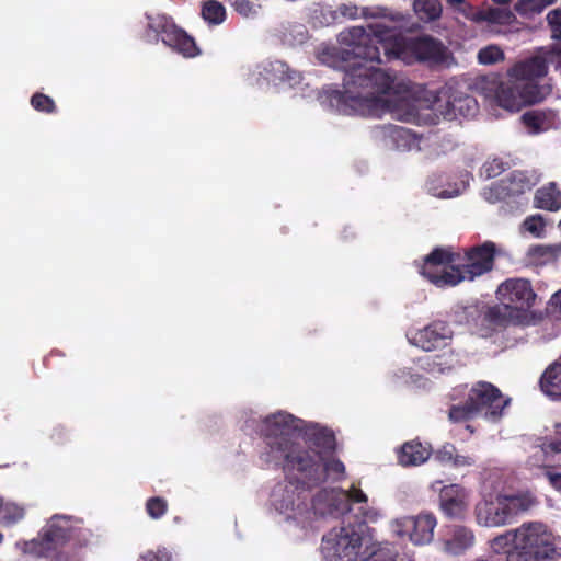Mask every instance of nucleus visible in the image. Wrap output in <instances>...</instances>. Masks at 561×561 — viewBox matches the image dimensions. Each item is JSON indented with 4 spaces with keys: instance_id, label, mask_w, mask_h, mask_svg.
<instances>
[{
    "instance_id": "nucleus-2",
    "label": "nucleus",
    "mask_w": 561,
    "mask_h": 561,
    "mask_svg": "<svg viewBox=\"0 0 561 561\" xmlns=\"http://www.w3.org/2000/svg\"><path fill=\"white\" fill-rule=\"evenodd\" d=\"M337 20L373 19L367 28L352 26L339 34L340 48L323 46L318 51L320 62L344 71L343 91L325 90L321 103L345 115L382 117L434 124L430 107H423L413 98L411 82L402 76L368 65L382 62L378 43L369 25L376 22L404 23L405 16L385 7H363L342 3L336 9Z\"/></svg>"
},
{
    "instance_id": "nucleus-3",
    "label": "nucleus",
    "mask_w": 561,
    "mask_h": 561,
    "mask_svg": "<svg viewBox=\"0 0 561 561\" xmlns=\"http://www.w3.org/2000/svg\"><path fill=\"white\" fill-rule=\"evenodd\" d=\"M549 66L561 73V43L542 48L534 57L516 64L508 70L506 82L490 76L481 78L476 85L485 99L506 111L517 112L542 99L536 79L545 77Z\"/></svg>"
},
{
    "instance_id": "nucleus-48",
    "label": "nucleus",
    "mask_w": 561,
    "mask_h": 561,
    "mask_svg": "<svg viewBox=\"0 0 561 561\" xmlns=\"http://www.w3.org/2000/svg\"><path fill=\"white\" fill-rule=\"evenodd\" d=\"M298 38L295 39L297 43H302L307 38V32L304 26L298 25L295 27Z\"/></svg>"
},
{
    "instance_id": "nucleus-35",
    "label": "nucleus",
    "mask_w": 561,
    "mask_h": 561,
    "mask_svg": "<svg viewBox=\"0 0 561 561\" xmlns=\"http://www.w3.org/2000/svg\"><path fill=\"white\" fill-rule=\"evenodd\" d=\"M504 53L496 45H489L478 53V60L482 65H492L503 60Z\"/></svg>"
},
{
    "instance_id": "nucleus-30",
    "label": "nucleus",
    "mask_w": 561,
    "mask_h": 561,
    "mask_svg": "<svg viewBox=\"0 0 561 561\" xmlns=\"http://www.w3.org/2000/svg\"><path fill=\"white\" fill-rule=\"evenodd\" d=\"M413 11L423 22H433L440 18L443 7L439 0H414Z\"/></svg>"
},
{
    "instance_id": "nucleus-36",
    "label": "nucleus",
    "mask_w": 561,
    "mask_h": 561,
    "mask_svg": "<svg viewBox=\"0 0 561 561\" xmlns=\"http://www.w3.org/2000/svg\"><path fill=\"white\" fill-rule=\"evenodd\" d=\"M545 227L546 224L540 215L527 217L522 225L523 230L535 238H541L543 236Z\"/></svg>"
},
{
    "instance_id": "nucleus-14",
    "label": "nucleus",
    "mask_w": 561,
    "mask_h": 561,
    "mask_svg": "<svg viewBox=\"0 0 561 561\" xmlns=\"http://www.w3.org/2000/svg\"><path fill=\"white\" fill-rule=\"evenodd\" d=\"M474 518L478 525L488 528L508 525L512 520L504 494L484 495L474 506Z\"/></svg>"
},
{
    "instance_id": "nucleus-18",
    "label": "nucleus",
    "mask_w": 561,
    "mask_h": 561,
    "mask_svg": "<svg viewBox=\"0 0 561 561\" xmlns=\"http://www.w3.org/2000/svg\"><path fill=\"white\" fill-rule=\"evenodd\" d=\"M474 545L473 531L465 526H454L442 540L443 551L451 556H460Z\"/></svg>"
},
{
    "instance_id": "nucleus-5",
    "label": "nucleus",
    "mask_w": 561,
    "mask_h": 561,
    "mask_svg": "<svg viewBox=\"0 0 561 561\" xmlns=\"http://www.w3.org/2000/svg\"><path fill=\"white\" fill-rule=\"evenodd\" d=\"M387 60L399 59L411 65L424 62L431 66L447 65L450 58L448 47L431 35L407 37L397 26L382 22L369 25Z\"/></svg>"
},
{
    "instance_id": "nucleus-25",
    "label": "nucleus",
    "mask_w": 561,
    "mask_h": 561,
    "mask_svg": "<svg viewBox=\"0 0 561 561\" xmlns=\"http://www.w3.org/2000/svg\"><path fill=\"white\" fill-rule=\"evenodd\" d=\"M540 387L548 397L561 399V357L545 370Z\"/></svg>"
},
{
    "instance_id": "nucleus-15",
    "label": "nucleus",
    "mask_w": 561,
    "mask_h": 561,
    "mask_svg": "<svg viewBox=\"0 0 561 561\" xmlns=\"http://www.w3.org/2000/svg\"><path fill=\"white\" fill-rule=\"evenodd\" d=\"M433 491L439 492V507L449 518L461 519L466 516L469 507L470 494L459 484L442 485L435 481L431 485Z\"/></svg>"
},
{
    "instance_id": "nucleus-28",
    "label": "nucleus",
    "mask_w": 561,
    "mask_h": 561,
    "mask_svg": "<svg viewBox=\"0 0 561 561\" xmlns=\"http://www.w3.org/2000/svg\"><path fill=\"white\" fill-rule=\"evenodd\" d=\"M535 204L538 208L558 210L561 208V192L554 183H549L536 192Z\"/></svg>"
},
{
    "instance_id": "nucleus-43",
    "label": "nucleus",
    "mask_w": 561,
    "mask_h": 561,
    "mask_svg": "<svg viewBox=\"0 0 561 561\" xmlns=\"http://www.w3.org/2000/svg\"><path fill=\"white\" fill-rule=\"evenodd\" d=\"M172 557L165 549H159L157 553L151 551L140 556L139 561H171Z\"/></svg>"
},
{
    "instance_id": "nucleus-1",
    "label": "nucleus",
    "mask_w": 561,
    "mask_h": 561,
    "mask_svg": "<svg viewBox=\"0 0 561 561\" xmlns=\"http://www.w3.org/2000/svg\"><path fill=\"white\" fill-rule=\"evenodd\" d=\"M302 420L278 411L265 416L260 425L265 449L261 460L282 466L286 481L272 491L271 505L284 520L306 528L318 517H340L351 512L352 504H367V494L356 484L347 490H312L325 480L345 478V466L331 456L335 447L333 434L318 424L308 426L305 436Z\"/></svg>"
},
{
    "instance_id": "nucleus-9",
    "label": "nucleus",
    "mask_w": 561,
    "mask_h": 561,
    "mask_svg": "<svg viewBox=\"0 0 561 561\" xmlns=\"http://www.w3.org/2000/svg\"><path fill=\"white\" fill-rule=\"evenodd\" d=\"M437 519L434 514L422 512L417 515H402L389 522V530L399 539H407L414 546L430 545L434 539Z\"/></svg>"
},
{
    "instance_id": "nucleus-11",
    "label": "nucleus",
    "mask_w": 561,
    "mask_h": 561,
    "mask_svg": "<svg viewBox=\"0 0 561 561\" xmlns=\"http://www.w3.org/2000/svg\"><path fill=\"white\" fill-rule=\"evenodd\" d=\"M301 75L290 69L280 60H266L259 64L249 75L248 81L252 85L265 88L268 85L279 88H294L301 82Z\"/></svg>"
},
{
    "instance_id": "nucleus-7",
    "label": "nucleus",
    "mask_w": 561,
    "mask_h": 561,
    "mask_svg": "<svg viewBox=\"0 0 561 561\" xmlns=\"http://www.w3.org/2000/svg\"><path fill=\"white\" fill-rule=\"evenodd\" d=\"M508 403L510 399L504 398L497 388L480 381L471 387L463 403L450 408L449 419L461 422L483 415L489 421H496Z\"/></svg>"
},
{
    "instance_id": "nucleus-8",
    "label": "nucleus",
    "mask_w": 561,
    "mask_h": 561,
    "mask_svg": "<svg viewBox=\"0 0 561 561\" xmlns=\"http://www.w3.org/2000/svg\"><path fill=\"white\" fill-rule=\"evenodd\" d=\"M461 253L450 248H436L420 266V273L437 287L456 286L461 283L458 268L461 265Z\"/></svg>"
},
{
    "instance_id": "nucleus-16",
    "label": "nucleus",
    "mask_w": 561,
    "mask_h": 561,
    "mask_svg": "<svg viewBox=\"0 0 561 561\" xmlns=\"http://www.w3.org/2000/svg\"><path fill=\"white\" fill-rule=\"evenodd\" d=\"M461 265L458 268L461 282L473 280L489 272L493 266L494 244L486 242L461 254Z\"/></svg>"
},
{
    "instance_id": "nucleus-21",
    "label": "nucleus",
    "mask_w": 561,
    "mask_h": 561,
    "mask_svg": "<svg viewBox=\"0 0 561 561\" xmlns=\"http://www.w3.org/2000/svg\"><path fill=\"white\" fill-rule=\"evenodd\" d=\"M502 191L496 193V195L493 196V188H490L489 191H484V197L489 202H495L496 199L501 198L504 195H517L522 194L527 190H530L531 182L530 180L519 171H515L510 174V176L506 180H502Z\"/></svg>"
},
{
    "instance_id": "nucleus-26",
    "label": "nucleus",
    "mask_w": 561,
    "mask_h": 561,
    "mask_svg": "<svg viewBox=\"0 0 561 561\" xmlns=\"http://www.w3.org/2000/svg\"><path fill=\"white\" fill-rule=\"evenodd\" d=\"M467 187L465 182H461L459 185L451 186L448 184V188L446 187V178L442 174H433L426 181V190L427 192L439 198H451L461 194Z\"/></svg>"
},
{
    "instance_id": "nucleus-37",
    "label": "nucleus",
    "mask_w": 561,
    "mask_h": 561,
    "mask_svg": "<svg viewBox=\"0 0 561 561\" xmlns=\"http://www.w3.org/2000/svg\"><path fill=\"white\" fill-rule=\"evenodd\" d=\"M527 255L533 263L542 264L554 256V251L551 247L536 245L529 248Z\"/></svg>"
},
{
    "instance_id": "nucleus-19",
    "label": "nucleus",
    "mask_w": 561,
    "mask_h": 561,
    "mask_svg": "<svg viewBox=\"0 0 561 561\" xmlns=\"http://www.w3.org/2000/svg\"><path fill=\"white\" fill-rule=\"evenodd\" d=\"M468 9L470 12H467L466 9H459V13L476 23L488 22L497 25H510L516 20L514 13L505 8L488 7L476 10L468 5Z\"/></svg>"
},
{
    "instance_id": "nucleus-27",
    "label": "nucleus",
    "mask_w": 561,
    "mask_h": 561,
    "mask_svg": "<svg viewBox=\"0 0 561 561\" xmlns=\"http://www.w3.org/2000/svg\"><path fill=\"white\" fill-rule=\"evenodd\" d=\"M504 501L511 520L517 515L528 512L537 505V499L531 492H520L516 494H504Z\"/></svg>"
},
{
    "instance_id": "nucleus-46",
    "label": "nucleus",
    "mask_w": 561,
    "mask_h": 561,
    "mask_svg": "<svg viewBox=\"0 0 561 561\" xmlns=\"http://www.w3.org/2000/svg\"><path fill=\"white\" fill-rule=\"evenodd\" d=\"M449 5L455 8L456 11L459 12V9H466L467 12H470L468 9L469 3L466 2V0H446Z\"/></svg>"
},
{
    "instance_id": "nucleus-38",
    "label": "nucleus",
    "mask_w": 561,
    "mask_h": 561,
    "mask_svg": "<svg viewBox=\"0 0 561 561\" xmlns=\"http://www.w3.org/2000/svg\"><path fill=\"white\" fill-rule=\"evenodd\" d=\"M504 171V163L500 159H491L483 163L480 175L484 179H492L500 175Z\"/></svg>"
},
{
    "instance_id": "nucleus-34",
    "label": "nucleus",
    "mask_w": 561,
    "mask_h": 561,
    "mask_svg": "<svg viewBox=\"0 0 561 561\" xmlns=\"http://www.w3.org/2000/svg\"><path fill=\"white\" fill-rule=\"evenodd\" d=\"M229 4L238 14L245 19H253L259 14L260 5L254 4L250 0H229Z\"/></svg>"
},
{
    "instance_id": "nucleus-17",
    "label": "nucleus",
    "mask_w": 561,
    "mask_h": 561,
    "mask_svg": "<svg viewBox=\"0 0 561 561\" xmlns=\"http://www.w3.org/2000/svg\"><path fill=\"white\" fill-rule=\"evenodd\" d=\"M453 336L450 328L442 321H435L423 329L410 330L407 337L412 345L426 352L440 347Z\"/></svg>"
},
{
    "instance_id": "nucleus-51",
    "label": "nucleus",
    "mask_w": 561,
    "mask_h": 561,
    "mask_svg": "<svg viewBox=\"0 0 561 561\" xmlns=\"http://www.w3.org/2000/svg\"><path fill=\"white\" fill-rule=\"evenodd\" d=\"M428 369H430V371H432V373H435V371L442 373V371H443V369H442V368H437V369H436L435 367H431V368H428Z\"/></svg>"
},
{
    "instance_id": "nucleus-13",
    "label": "nucleus",
    "mask_w": 561,
    "mask_h": 561,
    "mask_svg": "<svg viewBox=\"0 0 561 561\" xmlns=\"http://www.w3.org/2000/svg\"><path fill=\"white\" fill-rule=\"evenodd\" d=\"M376 141L399 151H420L425 139L412 130L394 125H379L373 131Z\"/></svg>"
},
{
    "instance_id": "nucleus-50",
    "label": "nucleus",
    "mask_w": 561,
    "mask_h": 561,
    "mask_svg": "<svg viewBox=\"0 0 561 561\" xmlns=\"http://www.w3.org/2000/svg\"><path fill=\"white\" fill-rule=\"evenodd\" d=\"M494 3L496 4H507L510 3L512 0H492Z\"/></svg>"
},
{
    "instance_id": "nucleus-4",
    "label": "nucleus",
    "mask_w": 561,
    "mask_h": 561,
    "mask_svg": "<svg viewBox=\"0 0 561 561\" xmlns=\"http://www.w3.org/2000/svg\"><path fill=\"white\" fill-rule=\"evenodd\" d=\"M560 537L545 523L525 522L491 540L490 547L505 552L506 561H551L561 556Z\"/></svg>"
},
{
    "instance_id": "nucleus-41",
    "label": "nucleus",
    "mask_w": 561,
    "mask_h": 561,
    "mask_svg": "<svg viewBox=\"0 0 561 561\" xmlns=\"http://www.w3.org/2000/svg\"><path fill=\"white\" fill-rule=\"evenodd\" d=\"M167 510V503L160 497H152L147 502V512L152 518L161 517Z\"/></svg>"
},
{
    "instance_id": "nucleus-40",
    "label": "nucleus",
    "mask_w": 561,
    "mask_h": 561,
    "mask_svg": "<svg viewBox=\"0 0 561 561\" xmlns=\"http://www.w3.org/2000/svg\"><path fill=\"white\" fill-rule=\"evenodd\" d=\"M358 514H359V518L362 519L363 523H377L379 522L382 517H383V514L381 512V510H379L378 507H375V506H360L358 508Z\"/></svg>"
},
{
    "instance_id": "nucleus-10",
    "label": "nucleus",
    "mask_w": 561,
    "mask_h": 561,
    "mask_svg": "<svg viewBox=\"0 0 561 561\" xmlns=\"http://www.w3.org/2000/svg\"><path fill=\"white\" fill-rule=\"evenodd\" d=\"M148 27L160 36L162 43L173 51L185 58H193L199 55V49L194 38L178 27L169 16L157 14L156 16H148Z\"/></svg>"
},
{
    "instance_id": "nucleus-47",
    "label": "nucleus",
    "mask_w": 561,
    "mask_h": 561,
    "mask_svg": "<svg viewBox=\"0 0 561 561\" xmlns=\"http://www.w3.org/2000/svg\"><path fill=\"white\" fill-rule=\"evenodd\" d=\"M548 447L556 453H561V425H559L558 437Z\"/></svg>"
},
{
    "instance_id": "nucleus-45",
    "label": "nucleus",
    "mask_w": 561,
    "mask_h": 561,
    "mask_svg": "<svg viewBox=\"0 0 561 561\" xmlns=\"http://www.w3.org/2000/svg\"><path fill=\"white\" fill-rule=\"evenodd\" d=\"M550 309L552 313L561 318V289L551 297Z\"/></svg>"
},
{
    "instance_id": "nucleus-49",
    "label": "nucleus",
    "mask_w": 561,
    "mask_h": 561,
    "mask_svg": "<svg viewBox=\"0 0 561 561\" xmlns=\"http://www.w3.org/2000/svg\"><path fill=\"white\" fill-rule=\"evenodd\" d=\"M399 380H394V383L409 382L412 376L407 370H400Z\"/></svg>"
},
{
    "instance_id": "nucleus-24",
    "label": "nucleus",
    "mask_w": 561,
    "mask_h": 561,
    "mask_svg": "<svg viewBox=\"0 0 561 561\" xmlns=\"http://www.w3.org/2000/svg\"><path fill=\"white\" fill-rule=\"evenodd\" d=\"M478 111L477 101L467 94L456 95L448 101V107L443 113L447 119L473 116Z\"/></svg>"
},
{
    "instance_id": "nucleus-52",
    "label": "nucleus",
    "mask_w": 561,
    "mask_h": 561,
    "mask_svg": "<svg viewBox=\"0 0 561 561\" xmlns=\"http://www.w3.org/2000/svg\"><path fill=\"white\" fill-rule=\"evenodd\" d=\"M3 536L0 534V543L2 542Z\"/></svg>"
},
{
    "instance_id": "nucleus-20",
    "label": "nucleus",
    "mask_w": 561,
    "mask_h": 561,
    "mask_svg": "<svg viewBox=\"0 0 561 561\" xmlns=\"http://www.w3.org/2000/svg\"><path fill=\"white\" fill-rule=\"evenodd\" d=\"M520 121L529 134H539L560 124L558 114L554 111H528L520 116Z\"/></svg>"
},
{
    "instance_id": "nucleus-22",
    "label": "nucleus",
    "mask_w": 561,
    "mask_h": 561,
    "mask_svg": "<svg viewBox=\"0 0 561 561\" xmlns=\"http://www.w3.org/2000/svg\"><path fill=\"white\" fill-rule=\"evenodd\" d=\"M434 459L455 469L471 467L476 462L473 457L458 453L457 448L448 443L434 451Z\"/></svg>"
},
{
    "instance_id": "nucleus-6",
    "label": "nucleus",
    "mask_w": 561,
    "mask_h": 561,
    "mask_svg": "<svg viewBox=\"0 0 561 561\" xmlns=\"http://www.w3.org/2000/svg\"><path fill=\"white\" fill-rule=\"evenodd\" d=\"M90 537L91 533L83 527L81 519L56 514L46 522L37 537L31 540H19L15 542V548L23 554L49 558L68 542L82 546L88 543Z\"/></svg>"
},
{
    "instance_id": "nucleus-32",
    "label": "nucleus",
    "mask_w": 561,
    "mask_h": 561,
    "mask_svg": "<svg viewBox=\"0 0 561 561\" xmlns=\"http://www.w3.org/2000/svg\"><path fill=\"white\" fill-rule=\"evenodd\" d=\"M202 16L208 24L218 25L226 19V9L220 2L208 0L203 4Z\"/></svg>"
},
{
    "instance_id": "nucleus-44",
    "label": "nucleus",
    "mask_w": 561,
    "mask_h": 561,
    "mask_svg": "<svg viewBox=\"0 0 561 561\" xmlns=\"http://www.w3.org/2000/svg\"><path fill=\"white\" fill-rule=\"evenodd\" d=\"M543 476L549 481L550 485L557 491H561V473L553 469H546Z\"/></svg>"
},
{
    "instance_id": "nucleus-33",
    "label": "nucleus",
    "mask_w": 561,
    "mask_h": 561,
    "mask_svg": "<svg viewBox=\"0 0 561 561\" xmlns=\"http://www.w3.org/2000/svg\"><path fill=\"white\" fill-rule=\"evenodd\" d=\"M310 18L316 26H329L339 22L337 12L329 5L314 7Z\"/></svg>"
},
{
    "instance_id": "nucleus-42",
    "label": "nucleus",
    "mask_w": 561,
    "mask_h": 561,
    "mask_svg": "<svg viewBox=\"0 0 561 561\" xmlns=\"http://www.w3.org/2000/svg\"><path fill=\"white\" fill-rule=\"evenodd\" d=\"M31 104L37 111L51 112L54 110V101L44 94L33 95Z\"/></svg>"
},
{
    "instance_id": "nucleus-23",
    "label": "nucleus",
    "mask_w": 561,
    "mask_h": 561,
    "mask_svg": "<svg viewBox=\"0 0 561 561\" xmlns=\"http://www.w3.org/2000/svg\"><path fill=\"white\" fill-rule=\"evenodd\" d=\"M432 450L430 446L423 445L420 442L412 440L405 443L399 454L398 459L402 466H420L424 463L431 456Z\"/></svg>"
},
{
    "instance_id": "nucleus-12",
    "label": "nucleus",
    "mask_w": 561,
    "mask_h": 561,
    "mask_svg": "<svg viewBox=\"0 0 561 561\" xmlns=\"http://www.w3.org/2000/svg\"><path fill=\"white\" fill-rule=\"evenodd\" d=\"M496 294L504 312L510 316L514 310L519 313L530 309L537 298L530 283L523 278L505 280L499 286Z\"/></svg>"
},
{
    "instance_id": "nucleus-31",
    "label": "nucleus",
    "mask_w": 561,
    "mask_h": 561,
    "mask_svg": "<svg viewBox=\"0 0 561 561\" xmlns=\"http://www.w3.org/2000/svg\"><path fill=\"white\" fill-rule=\"evenodd\" d=\"M558 0H518L514 10L522 16L530 18L541 13L546 8L554 4Z\"/></svg>"
},
{
    "instance_id": "nucleus-29",
    "label": "nucleus",
    "mask_w": 561,
    "mask_h": 561,
    "mask_svg": "<svg viewBox=\"0 0 561 561\" xmlns=\"http://www.w3.org/2000/svg\"><path fill=\"white\" fill-rule=\"evenodd\" d=\"M25 516V508L10 500L0 497V524L12 526L22 520Z\"/></svg>"
},
{
    "instance_id": "nucleus-39",
    "label": "nucleus",
    "mask_w": 561,
    "mask_h": 561,
    "mask_svg": "<svg viewBox=\"0 0 561 561\" xmlns=\"http://www.w3.org/2000/svg\"><path fill=\"white\" fill-rule=\"evenodd\" d=\"M552 38L561 39V9L551 10L546 16Z\"/></svg>"
}]
</instances>
